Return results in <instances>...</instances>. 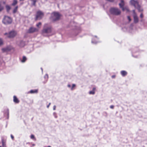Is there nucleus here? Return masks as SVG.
Wrapping results in <instances>:
<instances>
[{
    "mask_svg": "<svg viewBox=\"0 0 147 147\" xmlns=\"http://www.w3.org/2000/svg\"><path fill=\"white\" fill-rule=\"evenodd\" d=\"M96 88H92V91H94V90H95Z\"/></svg>",
    "mask_w": 147,
    "mask_h": 147,
    "instance_id": "a19ab883",
    "label": "nucleus"
},
{
    "mask_svg": "<svg viewBox=\"0 0 147 147\" xmlns=\"http://www.w3.org/2000/svg\"><path fill=\"white\" fill-rule=\"evenodd\" d=\"M32 1V5L34 6H35L36 0H34V1Z\"/></svg>",
    "mask_w": 147,
    "mask_h": 147,
    "instance_id": "4be33fe9",
    "label": "nucleus"
},
{
    "mask_svg": "<svg viewBox=\"0 0 147 147\" xmlns=\"http://www.w3.org/2000/svg\"><path fill=\"white\" fill-rule=\"evenodd\" d=\"M4 115L5 117H6L8 119L9 117V110L7 108H5L3 111Z\"/></svg>",
    "mask_w": 147,
    "mask_h": 147,
    "instance_id": "1a4fd4ad",
    "label": "nucleus"
},
{
    "mask_svg": "<svg viewBox=\"0 0 147 147\" xmlns=\"http://www.w3.org/2000/svg\"><path fill=\"white\" fill-rule=\"evenodd\" d=\"M18 6H16L15 8L13 9V13H16L17 12L18 9Z\"/></svg>",
    "mask_w": 147,
    "mask_h": 147,
    "instance_id": "a211bd4d",
    "label": "nucleus"
},
{
    "mask_svg": "<svg viewBox=\"0 0 147 147\" xmlns=\"http://www.w3.org/2000/svg\"><path fill=\"white\" fill-rule=\"evenodd\" d=\"M53 115L55 117V118H57V116L56 115V113L55 112H54L53 113Z\"/></svg>",
    "mask_w": 147,
    "mask_h": 147,
    "instance_id": "c85d7f7f",
    "label": "nucleus"
},
{
    "mask_svg": "<svg viewBox=\"0 0 147 147\" xmlns=\"http://www.w3.org/2000/svg\"><path fill=\"white\" fill-rule=\"evenodd\" d=\"M30 138L31 139H32L34 140H36V139L35 138L33 134H32L30 136Z\"/></svg>",
    "mask_w": 147,
    "mask_h": 147,
    "instance_id": "5701e85b",
    "label": "nucleus"
},
{
    "mask_svg": "<svg viewBox=\"0 0 147 147\" xmlns=\"http://www.w3.org/2000/svg\"><path fill=\"white\" fill-rule=\"evenodd\" d=\"M38 30L35 28L31 27H30L27 31V32L29 33H31L35 32H37Z\"/></svg>",
    "mask_w": 147,
    "mask_h": 147,
    "instance_id": "6e6552de",
    "label": "nucleus"
},
{
    "mask_svg": "<svg viewBox=\"0 0 147 147\" xmlns=\"http://www.w3.org/2000/svg\"><path fill=\"white\" fill-rule=\"evenodd\" d=\"M67 86L69 88H70L71 87V85L70 84H68L67 85Z\"/></svg>",
    "mask_w": 147,
    "mask_h": 147,
    "instance_id": "e433bc0d",
    "label": "nucleus"
},
{
    "mask_svg": "<svg viewBox=\"0 0 147 147\" xmlns=\"http://www.w3.org/2000/svg\"><path fill=\"white\" fill-rule=\"evenodd\" d=\"M17 1L16 0H14L11 5L12 6H14L17 4Z\"/></svg>",
    "mask_w": 147,
    "mask_h": 147,
    "instance_id": "aec40b11",
    "label": "nucleus"
},
{
    "mask_svg": "<svg viewBox=\"0 0 147 147\" xmlns=\"http://www.w3.org/2000/svg\"><path fill=\"white\" fill-rule=\"evenodd\" d=\"M7 34V33H5V35H6V34Z\"/></svg>",
    "mask_w": 147,
    "mask_h": 147,
    "instance_id": "37998d69",
    "label": "nucleus"
},
{
    "mask_svg": "<svg viewBox=\"0 0 147 147\" xmlns=\"http://www.w3.org/2000/svg\"><path fill=\"white\" fill-rule=\"evenodd\" d=\"M121 74L123 76H125L127 75V72L125 71H122L121 72Z\"/></svg>",
    "mask_w": 147,
    "mask_h": 147,
    "instance_id": "2eb2a0df",
    "label": "nucleus"
},
{
    "mask_svg": "<svg viewBox=\"0 0 147 147\" xmlns=\"http://www.w3.org/2000/svg\"><path fill=\"white\" fill-rule=\"evenodd\" d=\"M76 86V85L75 84H72V87L71 88V90H73L74 89L73 88Z\"/></svg>",
    "mask_w": 147,
    "mask_h": 147,
    "instance_id": "393cba45",
    "label": "nucleus"
},
{
    "mask_svg": "<svg viewBox=\"0 0 147 147\" xmlns=\"http://www.w3.org/2000/svg\"><path fill=\"white\" fill-rule=\"evenodd\" d=\"M114 106L113 105H111L110 106V108L113 109Z\"/></svg>",
    "mask_w": 147,
    "mask_h": 147,
    "instance_id": "f704fd0d",
    "label": "nucleus"
},
{
    "mask_svg": "<svg viewBox=\"0 0 147 147\" xmlns=\"http://www.w3.org/2000/svg\"><path fill=\"white\" fill-rule=\"evenodd\" d=\"M6 8L7 9V11H9L11 9L10 6L8 5H7L6 6Z\"/></svg>",
    "mask_w": 147,
    "mask_h": 147,
    "instance_id": "412c9836",
    "label": "nucleus"
},
{
    "mask_svg": "<svg viewBox=\"0 0 147 147\" xmlns=\"http://www.w3.org/2000/svg\"><path fill=\"white\" fill-rule=\"evenodd\" d=\"M130 4L133 5L134 7L137 9L139 11H141L140 9V6L139 4L138 1L134 0H131L130 1Z\"/></svg>",
    "mask_w": 147,
    "mask_h": 147,
    "instance_id": "20e7f679",
    "label": "nucleus"
},
{
    "mask_svg": "<svg viewBox=\"0 0 147 147\" xmlns=\"http://www.w3.org/2000/svg\"><path fill=\"white\" fill-rule=\"evenodd\" d=\"M13 101L16 103H18L19 102L18 99L15 96H13Z\"/></svg>",
    "mask_w": 147,
    "mask_h": 147,
    "instance_id": "dca6fc26",
    "label": "nucleus"
},
{
    "mask_svg": "<svg viewBox=\"0 0 147 147\" xmlns=\"http://www.w3.org/2000/svg\"><path fill=\"white\" fill-rule=\"evenodd\" d=\"M140 17L141 18H143V14L142 13H141V14L140 15Z\"/></svg>",
    "mask_w": 147,
    "mask_h": 147,
    "instance_id": "72a5a7b5",
    "label": "nucleus"
},
{
    "mask_svg": "<svg viewBox=\"0 0 147 147\" xmlns=\"http://www.w3.org/2000/svg\"><path fill=\"white\" fill-rule=\"evenodd\" d=\"M51 104V103H49V105H47V108H49V107L50 105Z\"/></svg>",
    "mask_w": 147,
    "mask_h": 147,
    "instance_id": "4c0bfd02",
    "label": "nucleus"
},
{
    "mask_svg": "<svg viewBox=\"0 0 147 147\" xmlns=\"http://www.w3.org/2000/svg\"><path fill=\"white\" fill-rule=\"evenodd\" d=\"M110 12L111 14L115 16H119L121 13L120 9L116 7L111 8L110 9Z\"/></svg>",
    "mask_w": 147,
    "mask_h": 147,
    "instance_id": "f03ea898",
    "label": "nucleus"
},
{
    "mask_svg": "<svg viewBox=\"0 0 147 147\" xmlns=\"http://www.w3.org/2000/svg\"><path fill=\"white\" fill-rule=\"evenodd\" d=\"M11 139L13 140L14 137V136L12 134L11 135Z\"/></svg>",
    "mask_w": 147,
    "mask_h": 147,
    "instance_id": "473e14b6",
    "label": "nucleus"
},
{
    "mask_svg": "<svg viewBox=\"0 0 147 147\" xmlns=\"http://www.w3.org/2000/svg\"><path fill=\"white\" fill-rule=\"evenodd\" d=\"M115 75H113L111 76L112 78H115Z\"/></svg>",
    "mask_w": 147,
    "mask_h": 147,
    "instance_id": "58836bf2",
    "label": "nucleus"
},
{
    "mask_svg": "<svg viewBox=\"0 0 147 147\" xmlns=\"http://www.w3.org/2000/svg\"><path fill=\"white\" fill-rule=\"evenodd\" d=\"M56 106L55 105H54L53 107V110H55L56 109Z\"/></svg>",
    "mask_w": 147,
    "mask_h": 147,
    "instance_id": "c9c22d12",
    "label": "nucleus"
},
{
    "mask_svg": "<svg viewBox=\"0 0 147 147\" xmlns=\"http://www.w3.org/2000/svg\"><path fill=\"white\" fill-rule=\"evenodd\" d=\"M121 3H119V5L120 7L122 9L123 11L126 10L127 12L129 11V9L128 7L125 6L124 7H123L125 5V3L123 0H121Z\"/></svg>",
    "mask_w": 147,
    "mask_h": 147,
    "instance_id": "39448f33",
    "label": "nucleus"
},
{
    "mask_svg": "<svg viewBox=\"0 0 147 147\" xmlns=\"http://www.w3.org/2000/svg\"><path fill=\"white\" fill-rule=\"evenodd\" d=\"M43 16L44 13L42 11L40 10L36 12V20H37L38 19H41Z\"/></svg>",
    "mask_w": 147,
    "mask_h": 147,
    "instance_id": "0eeeda50",
    "label": "nucleus"
},
{
    "mask_svg": "<svg viewBox=\"0 0 147 147\" xmlns=\"http://www.w3.org/2000/svg\"><path fill=\"white\" fill-rule=\"evenodd\" d=\"M16 32L14 31H10L8 34V37L9 38H12L14 37L16 35Z\"/></svg>",
    "mask_w": 147,
    "mask_h": 147,
    "instance_id": "9d476101",
    "label": "nucleus"
},
{
    "mask_svg": "<svg viewBox=\"0 0 147 147\" xmlns=\"http://www.w3.org/2000/svg\"><path fill=\"white\" fill-rule=\"evenodd\" d=\"M3 44V41L1 39H0V45Z\"/></svg>",
    "mask_w": 147,
    "mask_h": 147,
    "instance_id": "2f4dec72",
    "label": "nucleus"
},
{
    "mask_svg": "<svg viewBox=\"0 0 147 147\" xmlns=\"http://www.w3.org/2000/svg\"><path fill=\"white\" fill-rule=\"evenodd\" d=\"M35 145V144H32V146H31V147H32L33 146H34Z\"/></svg>",
    "mask_w": 147,
    "mask_h": 147,
    "instance_id": "ea45409f",
    "label": "nucleus"
},
{
    "mask_svg": "<svg viewBox=\"0 0 147 147\" xmlns=\"http://www.w3.org/2000/svg\"><path fill=\"white\" fill-rule=\"evenodd\" d=\"M127 19L130 22L131 20V19L130 18V17L129 16H127Z\"/></svg>",
    "mask_w": 147,
    "mask_h": 147,
    "instance_id": "7c9ffc66",
    "label": "nucleus"
},
{
    "mask_svg": "<svg viewBox=\"0 0 147 147\" xmlns=\"http://www.w3.org/2000/svg\"><path fill=\"white\" fill-rule=\"evenodd\" d=\"M11 49V48L10 46H7L5 48L2 49V50L3 52H7L9 51Z\"/></svg>",
    "mask_w": 147,
    "mask_h": 147,
    "instance_id": "9b49d317",
    "label": "nucleus"
},
{
    "mask_svg": "<svg viewBox=\"0 0 147 147\" xmlns=\"http://www.w3.org/2000/svg\"><path fill=\"white\" fill-rule=\"evenodd\" d=\"M96 38L97 40H98V38H97L96 36H95L94 38H92V40L91 42L93 44H96L97 43H98V41L97 40H95V41L94 40V38Z\"/></svg>",
    "mask_w": 147,
    "mask_h": 147,
    "instance_id": "f3484780",
    "label": "nucleus"
},
{
    "mask_svg": "<svg viewBox=\"0 0 147 147\" xmlns=\"http://www.w3.org/2000/svg\"><path fill=\"white\" fill-rule=\"evenodd\" d=\"M41 70H42V68H41Z\"/></svg>",
    "mask_w": 147,
    "mask_h": 147,
    "instance_id": "c03bdc74",
    "label": "nucleus"
},
{
    "mask_svg": "<svg viewBox=\"0 0 147 147\" xmlns=\"http://www.w3.org/2000/svg\"><path fill=\"white\" fill-rule=\"evenodd\" d=\"M26 59L27 58L25 56H23L22 59L21 61L22 63H24L25 62Z\"/></svg>",
    "mask_w": 147,
    "mask_h": 147,
    "instance_id": "6ab92c4d",
    "label": "nucleus"
},
{
    "mask_svg": "<svg viewBox=\"0 0 147 147\" xmlns=\"http://www.w3.org/2000/svg\"><path fill=\"white\" fill-rule=\"evenodd\" d=\"M123 30L124 31H127V28L126 27H124L122 28Z\"/></svg>",
    "mask_w": 147,
    "mask_h": 147,
    "instance_id": "bb28decb",
    "label": "nucleus"
},
{
    "mask_svg": "<svg viewBox=\"0 0 147 147\" xmlns=\"http://www.w3.org/2000/svg\"><path fill=\"white\" fill-rule=\"evenodd\" d=\"M12 22L11 18L8 16H5L3 20V23L5 24H10Z\"/></svg>",
    "mask_w": 147,
    "mask_h": 147,
    "instance_id": "423d86ee",
    "label": "nucleus"
},
{
    "mask_svg": "<svg viewBox=\"0 0 147 147\" xmlns=\"http://www.w3.org/2000/svg\"><path fill=\"white\" fill-rule=\"evenodd\" d=\"M0 147H1V146H0Z\"/></svg>",
    "mask_w": 147,
    "mask_h": 147,
    "instance_id": "49530a36",
    "label": "nucleus"
},
{
    "mask_svg": "<svg viewBox=\"0 0 147 147\" xmlns=\"http://www.w3.org/2000/svg\"><path fill=\"white\" fill-rule=\"evenodd\" d=\"M38 92V90L35 89V90H31L28 92V93L31 94L37 93Z\"/></svg>",
    "mask_w": 147,
    "mask_h": 147,
    "instance_id": "4468645a",
    "label": "nucleus"
},
{
    "mask_svg": "<svg viewBox=\"0 0 147 147\" xmlns=\"http://www.w3.org/2000/svg\"><path fill=\"white\" fill-rule=\"evenodd\" d=\"M134 11H135L134 10H133V11H134Z\"/></svg>",
    "mask_w": 147,
    "mask_h": 147,
    "instance_id": "a18cd8bd",
    "label": "nucleus"
},
{
    "mask_svg": "<svg viewBox=\"0 0 147 147\" xmlns=\"http://www.w3.org/2000/svg\"><path fill=\"white\" fill-rule=\"evenodd\" d=\"M133 17L134 22L135 23H138V19L136 14L134 13V14Z\"/></svg>",
    "mask_w": 147,
    "mask_h": 147,
    "instance_id": "ddd939ff",
    "label": "nucleus"
},
{
    "mask_svg": "<svg viewBox=\"0 0 147 147\" xmlns=\"http://www.w3.org/2000/svg\"><path fill=\"white\" fill-rule=\"evenodd\" d=\"M90 94H95V92L94 91H91L89 92Z\"/></svg>",
    "mask_w": 147,
    "mask_h": 147,
    "instance_id": "a878e982",
    "label": "nucleus"
},
{
    "mask_svg": "<svg viewBox=\"0 0 147 147\" xmlns=\"http://www.w3.org/2000/svg\"><path fill=\"white\" fill-rule=\"evenodd\" d=\"M61 15L57 12H54L51 14V20L53 21H56L60 19Z\"/></svg>",
    "mask_w": 147,
    "mask_h": 147,
    "instance_id": "7ed1b4c3",
    "label": "nucleus"
},
{
    "mask_svg": "<svg viewBox=\"0 0 147 147\" xmlns=\"http://www.w3.org/2000/svg\"><path fill=\"white\" fill-rule=\"evenodd\" d=\"M17 44L21 47H24L25 45L24 42L23 40H20L18 42Z\"/></svg>",
    "mask_w": 147,
    "mask_h": 147,
    "instance_id": "f8f14e48",
    "label": "nucleus"
},
{
    "mask_svg": "<svg viewBox=\"0 0 147 147\" xmlns=\"http://www.w3.org/2000/svg\"><path fill=\"white\" fill-rule=\"evenodd\" d=\"M3 9V7L0 4V11H1Z\"/></svg>",
    "mask_w": 147,
    "mask_h": 147,
    "instance_id": "b1692460",
    "label": "nucleus"
},
{
    "mask_svg": "<svg viewBox=\"0 0 147 147\" xmlns=\"http://www.w3.org/2000/svg\"><path fill=\"white\" fill-rule=\"evenodd\" d=\"M44 78H47V79H48V75L47 74H46L45 76H44Z\"/></svg>",
    "mask_w": 147,
    "mask_h": 147,
    "instance_id": "c756f323",
    "label": "nucleus"
},
{
    "mask_svg": "<svg viewBox=\"0 0 147 147\" xmlns=\"http://www.w3.org/2000/svg\"><path fill=\"white\" fill-rule=\"evenodd\" d=\"M41 23L40 22H39L36 24V26L38 27H39V26L41 25Z\"/></svg>",
    "mask_w": 147,
    "mask_h": 147,
    "instance_id": "cd10ccee",
    "label": "nucleus"
},
{
    "mask_svg": "<svg viewBox=\"0 0 147 147\" xmlns=\"http://www.w3.org/2000/svg\"><path fill=\"white\" fill-rule=\"evenodd\" d=\"M51 26L49 24H45L42 30V34L44 36H47V34L51 33Z\"/></svg>",
    "mask_w": 147,
    "mask_h": 147,
    "instance_id": "f257e3e1",
    "label": "nucleus"
},
{
    "mask_svg": "<svg viewBox=\"0 0 147 147\" xmlns=\"http://www.w3.org/2000/svg\"><path fill=\"white\" fill-rule=\"evenodd\" d=\"M73 23V22H71L70 23V25H71Z\"/></svg>",
    "mask_w": 147,
    "mask_h": 147,
    "instance_id": "79ce46f5",
    "label": "nucleus"
}]
</instances>
